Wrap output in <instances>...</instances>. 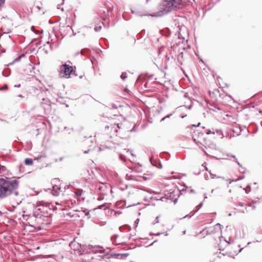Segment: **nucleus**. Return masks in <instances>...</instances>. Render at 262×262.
Instances as JSON below:
<instances>
[{
	"instance_id": "9d476101",
	"label": "nucleus",
	"mask_w": 262,
	"mask_h": 262,
	"mask_svg": "<svg viewBox=\"0 0 262 262\" xmlns=\"http://www.w3.org/2000/svg\"><path fill=\"white\" fill-rule=\"evenodd\" d=\"M128 253H113L111 254V255L113 257L119 258V259H125L128 255Z\"/></svg>"
},
{
	"instance_id": "cd10ccee",
	"label": "nucleus",
	"mask_w": 262,
	"mask_h": 262,
	"mask_svg": "<svg viewBox=\"0 0 262 262\" xmlns=\"http://www.w3.org/2000/svg\"><path fill=\"white\" fill-rule=\"evenodd\" d=\"M101 26H96L94 28V30L96 32H99L101 30Z\"/></svg>"
},
{
	"instance_id": "4be33fe9",
	"label": "nucleus",
	"mask_w": 262,
	"mask_h": 262,
	"mask_svg": "<svg viewBox=\"0 0 262 262\" xmlns=\"http://www.w3.org/2000/svg\"><path fill=\"white\" fill-rule=\"evenodd\" d=\"M119 159L120 160L123 161H124L125 162L126 161V159L125 156L123 155V154H120L119 156Z\"/></svg>"
},
{
	"instance_id": "58836bf2",
	"label": "nucleus",
	"mask_w": 262,
	"mask_h": 262,
	"mask_svg": "<svg viewBox=\"0 0 262 262\" xmlns=\"http://www.w3.org/2000/svg\"><path fill=\"white\" fill-rule=\"evenodd\" d=\"M105 205V204L99 205L97 208L95 209H102V208Z\"/></svg>"
},
{
	"instance_id": "774afa93",
	"label": "nucleus",
	"mask_w": 262,
	"mask_h": 262,
	"mask_svg": "<svg viewBox=\"0 0 262 262\" xmlns=\"http://www.w3.org/2000/svg\"><path fill=\"white\" fill-rule=\"evenodd\" d=\"M37 210L39 211L40 212H43V210H42L41 208H38L37 209Z\"/></svg>"
},
{
	"instance_id": "72a5a7b5",
	"label": "nucleus",
	"mask_w": 262,
	"mask_h": 262,
	"mask_svg": "<svg viewBox=\"0 0 262 262\" xmlns=\"http://www.w3.org/2000/svg\"><path fill=\"white\" fill-rule=\"evenodd\" d=\"M111 126V127H112V128H115V126H116L118 128H120V126H119V124H112Z\"/></svg>"
},
{
	"instance_id": "7ed1b4c3",
	"label": "nucleus",
	"mask_w": 262,
	"mask_h": 262,
	"mask_svg": "<svg viewBox=\"0 0 262 262\" xmlns=\"http://www.w3.org/2000/svg\"><path fill=\"white\" fill-rule=\"evenodd\" d=\"M60 75L61 77L69 78L72 73L74 72L73 67L66 63L60 66Z\"/></svg>"
},
{
	"instance_id": "2eb2a0df",
	"label": "nucleus",
	"mask_w": 262,
	"mask_h": 262,
	"mask_svg": "<svg viewBox=\"0 0 262 262\" xmlns=\"http://www.w3.org/2000/svg\"><path fill=\"white\" fill-rule=\"evenodd\" d=\"M177 58H178V61L180 63H181V64H182V62L184 61L183 52H181L180 53V54L178 55Z\"/></svg>"
},
{
	"instance_id": "c9c22d12",
	"label": "nucleus",
	"mask_w": 262,
	"mask_h": 262,
	"mask_svg": "<svg viewBox=\"0 0 262 262\" xmlns=\"http://www.w3.org/2000/svg\"><path fill=\"white\" fill-rule=\"evenodd\" d=\"M168 200V198H167V195H166L161 198V200L162 201H164L165 200Z\"/></svg>"
},
{
	"instance_id": "bf43d9fd",
	"label": "nucleus",
	"mask_w": 262,
	"mask_h": 262,
	"mask_svg": "<svg viewBox=\"0 0 262 262\" xmlns=\"http://www.w3.org/2000/svg\"><path fill=\"white\" fill-rule=\"evenodd\" d=\"M204 200H205L206 199H207V195H206V193H205L204 194Z\"/></svg>"
},
{
	"instance_id": "473e14b6",
	"label": "nucleus",
	"mask_w": 262,
	"mask_h": 262,
	"mask_svg": "<svg viewBox=\"0 0 262 262\" xmlns=\"http://www.w3.org/2000/svg\"><path fill=\"white\" fill-rule=\"evenodd\" d=\"M159 216H157L155 220H154V221L153 222V224H157L158 223H159Z\"/></svg>"
},
{
	"instance_id": "4468645a",
	"label": "nucleus",
	"mask_w": 262,
	"mask_h": 262,
	"mask_svg": "<svg viewBox=\"0 0 262 262\" xmlns=\"http://www.w3.org/2000/svg\"><path fill=\"white\" fill-rule=\"evenodd\" d=\"M24 163L26 165H32L33 163V161L31 158H26L24 160Z\"/></svg>"
},
{
	"instance_id": "603ef678",
	"label": "nucleus",
	"mask_w": 262,
	"mask_h": 262,
	"mask_svg": "<svg viewBox=\"0 0 262 262\" xmlns=\"http://www.w3.org/2000/svg\"><path fill=\"white\" fill-rule=\"evenodd\" d=\"M200 124H201V123H200V122H199V123H198V124H197V125H192V128L193 127H197V126H199Z\"/></svg>"
},
{
	"instance_id": "6e6552de",
	"label": "nucleus",
	"mask_w": 262,
	"mask_h": 262,
	"mask_svg": "<svg viewBox=\"0 0 262 262\" xmlns=\"http://www.w3.org/2000/svg\"><path fill=\"white\" fill-rule=\"evenodd\" d=\"M149 161L153 166H155L159 169L162 168V164L161 162L159 160L154 159L153 156L150 157Z\"/></svg>"
},
{
	"instance_id": "ddd939ff",
	"label": "nucleus",
	"mask_w": 262,
	"mask_h": 262,
	"mask_svg": "<svg viewBox=\"0 0 262 262\" xmlns=\"http://www.w3.org/2000/svg\"><path fill=\"white\" fill-rule=\"evenodd\" d=\"M160 156L162 158H165L166 160H168L170 157V154L168 152H162L160 153Z\"/></svg>"
},
{
	"instance_id": "a18cd8bd",
	"label": "nucleus",
	"mask_w": 262,
	"mask_h": 262,
	"mask_svg": "<svg viewBox=\"0 0 262 262\" xmlns=\"http://www.w3.org/2000/svg\"><path fill=\"white\" fill-rule=\"evenodd\" d=\"M178 198L179 197L178 196V198H176L173 199V201L174 204H176L177 203V202L178 201Z\"/></svg>"
},
{
	"instance_id": "f257e3e1",
	"label": "nucleus",
	"mask_w": 262,
	"mask_h": 262,
	"mask_svg": "<svg viewBox=\"0 0 262 262\" xmlns=\"http://www.w3.org/2000/svg\"><path fill=\"white\" fill-rule=\"evenodd\" d=\"M20 177L17 179L11 180V178L5 177L0 178V198L4 199L10 195L17 196L19 194L17 189L19 186V181Z\"/></svg>"
},
{
	"instance_id": "423d86ee",
	"label": "nucleus",
	"mask_w": 262,
	"mask_h": 262,
	"mask_svg": "<svg viewBox=\"0 0 262 262\" xmlns=\"http://www.w3.org/2000/svg\"><path fill=\"white\" fill-rule=\"evenodd\" d=\"M58 182H60L59 178H55L51 181V183L53 185L52 194L54 196H58L59 194L61 189L60 187L57 185Z\"/></svg>"
},
{
	"instance_id": "09e8293b",
	"label": "nucleus",
	"mask_w": 262,
	"mask_h": 262,
	"mask_svg": "<svg viewBox=\"0 0 262 262\" xmlns=\"http://www.w3.org/2000/svg\"><path fill=\"white\" fill-rule=\"evenodd\" d=\"M184 97L185 98H189V99H190V98L189 97V95H188V93L187 92H186L185 94H184Z\"/></svg>"
},
{
	"instance_id": "dca6fc26",
	"label": "nucleus",
	"mask_w": 262,
	"mask_h": 262,
	"mask_svg": "<svg viewBox=\"0 0 262 262\" xmlns=\"http://www.w3.org/2000/svg\"><path fill=\"white\" fill-rule=\"evenodd\" d=\"M131 229L130 226L128 225H125L119 227L120 231H122L123 230H130Z\"/></svg>"
},
{
	"instance_id": "c03bdc74",
	"label": "nucleus",
	"mask_w": 262,
	"mask_h": 262,
	"mask_svg": "<svg viewBox=\"0 0 262 262\" xmlns=\"http://www.w3.org/2000/svg\"><path fill=\"white\" fill-rule=\"evenodd\" d=\"M172 115V113H171L170 114H168L167 115H166V116H165L164 118L166 119L167 118H169Z\"/></svg>"
},
{
	"instance_id": "680f3d73",
	"label": "nucleus",
	"mask_w": 262,
	"mask_h": 262,
	"mask_svg": "<svg viewBox=\"0 0 262 262\" xmlns=\"http://www.w3.org/2000/svg\"><path fill=\"white\" fill-rule=\"evenodd\" d=\"M200 172H201V171H199L198 172H194V174L195 175H199L200 173Z\"/></svg>"
},
{
	"instance_id": "6ab92c4d",
	"label": "nucleus",
	"mask_w": 262,
	"mask_h": 262,
	"mask_svg": "<svg viewBox=\"0 0 262 262\" xmlns=\"http://www.w3.org/2000/svg\"><path fill=\"white\" fill-rule=\"evenodd\" d=\"M83 192V190L82 189H78L75 192V194L77 197L80 196Z\"/></svg>"
},
{
	"instance_id": "a878e982",
	"label": "nucleus",
	"mask_w": 262,
	"mask_h": 262,
	"mask_svg": "<svg viewBox=\"0 0 262 262\" xmlns=\"http://www.w3.org/2000/svg\"><path fill=\"white\" fill-rule=\"evenodd\" d=\"M251 190V187L250 186V185H248L246 187V188H245V192L246 193H248L249 192H250Z\"/></svg>"
},
{
	"instance_id": "a19ab883",
	"label": "nucleus",
	"mask_w": 262,
	"mask_h": 262,
	"mask_svg": "<svg viewBox=\"0 0 262 262\" xmlns=\"http://www.w3.org/2000/svg\"><path fill=\"white\" fill-rule=\"evenodd\" d=\"M67 28H69L70 29H71L72 30V32H73V35L75 36V35H76V33H75V32H74V30L72 29V27H71V26H69V25H68V26H67Z\"/></svg>"
},
{
	"instance_id": "f8f14e48",
	"label": "nucleus",
	"mask_w": 262,
	"mask_h": 262,
	"mask_svg": "<svg viewBox=\"0 0 262 262\" xmlns=\"http://www.w3.org/2000/svg\"><path fill=\"white\" fill-rule=\"evenodd\" d=\"M11 73V70L10 69L6 68L2 72V74L4 77H8Z\"/></svg>"
},
{
	"instance_id": "ea45409f",
	"label": "nucleus",
	"mask_w": 262,
	"mask_h": 262,
	"mask_svg": "<svg viewBox=\"0 0 262 262\" xmlns=\"http://www.w3.org/2000/svg\"><path fill=\"white\" fill-rule=\"evenodd\" d=\"M206 134L207 135H209V134H214V132H212L210 129H207L206 130Z\"/></svg>"
},
{
	"instance_id": "13d9d810",
	"label": "nucleus",
	"mask_w": 262,
	"mask_h": 262,
	"mask_svg": "<svg viewBox=\"0 0 262 262\" xmlns=\"http://www.w3.org/2000/svg\"><path fill=\"white\" fill-rule=\"evenodd\" d=\"M165 58H166V61H169L170 59L169 57H168L167 55L166 56Z\"/></svg>"
},
{
	"instance_id": "49530a36",
	"label": "nucleus",
	"mask_w": 262,
	"mask_h": 262,
	"mask_svg": "<svg viewBox=\"0 0 262 262\" xmlns=\"http://www.w3.org/2000/svg\"><path fill=\"white\" fill-rule=\"evenodd\" d=\"M112 106L114 109H117L118 108L117 105L113 103L112 104Z\"/></svg>"
},
{
	"instance_id": "e2e57ef3",
	"label": "nucleus",
	"mask_w": 262,
	"mask_h": 262,
	"mask_svg": "<svg viewBox=\"0 0 262 262\" xmlns=\"http://www.w3.org/2000/svg\"><path fill=\"white\" fill-rule=\"evenodd\" d=\"M14 86L16 87V88H19L20 86V84H16L14 85Z\"/></svg>"
},
{
	"instance_id": "9b49d317",
	"label": "nucleus",
	"mask_w": 262,
	"mask_h": 262,
	"mask_svg": "<svg viewBox=\"0 0 262 262\" xmlns=\"http://www.w3.org/2000/svg\"><path fill=\"white\" fill-rule=\"evenodd\" d=\"M161 34L166 37H169L171 34V31L168 28H165L160 31Z\"/></svg>"
},
{
	"instance_id": "f03ea898",
	"label": "nucleus",
	"mask_w": 262,
	"mask_h": 262,
	"mask_svg": "<svg viewBox=\"0 0 262 262\" xmlns=\"http://www.w3.org/2000/svg\"><path fill=\"white\" fill-rule=\"evenodd\" d=\"M187 0H162L161 7L162 10L152 15V17H161L170 12L182 8Z\"/></svg>"
},
{
	"instance_id": "5fc2aeb1",
	"label": "nucleus",
	"mask_w": 262,
	"mask_h": 262,
	"mask_svg": "<svg viewBox=\"0 0 262 262\" xmlns=\"http://www.w3.org/2000/svg\"><path fill=\"white\" fill-rule=\"evenodd\" d=\"M90 151V149H88V150H84L83 151V153L84 154H88Z\"/></svg>"
},
{
	"instance_id": "f704fd0d",
	"label": "nucleus",
	"mask_w": 262,
	"mask_h": 262,
	"mask_svg": "<svg viewBox=\"0 0 262 262\" xmlns=\"http://www.w3.org/2000/svg\"><path fill=\"white\" fill-rule=\"evenodd\" d=\"M162 234V233H160V232H158L157 233H150L149 235L150 236H151V235L159 236V235H161Z\"/></svg>"
},
{
	"instance_id": "37998d69",
	"label": "nucleus",
	"mask_w": 262,
	"mask_h": 262,
	"mask_svg": "<svg viewBox=\"0 0 262 262\" xmlns=\"http://www.w3.org/2000/svg\"><path fill=\"white\" fill-rule=\"evenodd\" d=\"M85 215L86 216H88V219H90V217H91V216H90V215L89 211H86V212H85Z\"/></svg>"
},
{
	"instance_id": "20e7f679",
	"label": "nucleus",
	"mask_w": 262,
	"mask_h": 262,
	"mask_svg": "<svg viewBox=\"0 0 262 262\" xmlns=\"http://www.w3.org/2000/svg\"><path fill=\"white\" fill-rule=\"evenodd\" d=\"M25 216H30L31 218L35 219V221L37 224H42L43 223L42 222L45 221V219L47 218V216H45L39 213H38L37 211H33L32 215L31 216V214L29 215H24L23 217L25 218Z\"/></svg>"
},
{
	"instance_id": "0e129e2a",
	"label": "nucleus",
	"mask_w": 262,
	"mask_h": 262,
	"mask_svg": "<svg viewBox=\"0 0 262 262\" xmlns=\"http://www.w3.org/2000/svg\"><path fill=\"white\" fill-rule=\"evenodd\" d=\"M186 116V115H182V114L180 115V117H181L182 118H185Z\"/></svg>"
},
{
	"instance_id": "393cba45",
	"label": "nucleus",
	"mask_w": 262,
	"mask_h": 262,
	"mask_svg": "<svg viewBox=\"0 0 262 262\" xmlns=\"http://www.w3.org/2000/svg\"><path fill=\"white\" fill-rule=\"evenodd\" d=\"M8 89L7 84H5L0 88V91L7 90Z\"/></svg>"
},
{
	"instance_id": "052dcab7",
	"label": "nucleus",
	"mask_w": 262,
	"mask_h": 262,
	"mask_svg": "<svg viewBox=\"0 0 262 262\" xmlns=\"http://www.w3.org/2000/svg\"><path fill=\"white\" fill-rule=\"evenodd\" d=\"M200 172H201V171H199L198 172H194V174L195 175H199L200 173Z\"/></svg>"
},
{
	"instance_id": "4d7b16f0",
	"label": "nucleus",
	"mask_w": 262,
	"mask_h": 262,
	"mask_svg": "<svg viewBox=\"0 0 262 262\" xmlns=\"http://www.w3.org/2000/svg\"><path fill=\"white\" fill-rule=\"evenodd\" d=\"M42 206V203L40 202H39L37 206L35 207V208H36L37 207H39V206Z\"/></svg>"
},
{
	"instance_id": "338daca9",
	"label": "nucleus",
	"mask_w": 262,
	"mask_h": 262,
	"mask_svg": "<svg viewBox=\"0 0 262 262\" xmlns=\"http://www.w3.org/2000/svg\"><path fill=\"white\" fill-rule=\"evenodd\" d=\"M98 189L100 190H104L103 187H99Z\"/></svg>"
},
{
	"instance_id": "7c9ffc66",
	"label": "nucleus",
	"mask_w": 262,
	"mask_h": 262,
	"mask_svg": "<svg viewBox=\"0 0 262 262\" xmlns=\"http://www.w3.org/2000/svg\"><path fill=\"white\" fill-rule=\"evenodd\" d=\"M209 172L210 173V175H211L212 177V178L213 179L215 177H216V178H222L223 179H224V177H217L215 174H212L211 173L210 171H209Z\"/></svg>"
},
{
	"instance_id": "c756f323",
	"label": "nucleus",
	"mask_w": 262,
	"mask_h": 262,
	"mask_svg": "<svg viewBox=\"0 0 262 262\" xmlns=\"http://www.w3.org/2000/svg\"><path fill=\"white\" fill-rule=\"evenodd\" d=\"M122 202H117L116 203V206L118 208H122L123 207V205L122 204Z\"/></svg>"
},
{
	"instance_id": "2f4dec72",
	"label": "nucleus",
	"mask_w": 262,
	"mask_h": 262,
	"mask_svg": "<svg viewBox=\"0 0 262 262\" xmlns=\"http://www.w3.org/2000/svg\"><path fill=\"white\" fill-rule=\"evenodd\" d=\"M217 227H219L220 228V229L221 230V232H222V226L220 224V223H217L215 225V227L214 228L213 230H214Z\"/></svg>"
},
{
	"instance_id": "aec40b11",
	"label": "nucleus",
	"mask_w": 262,
	"mask_h": 262,
	"mask_svg": "<svg viewBox=\"0 0 262 262\" xmlns=\"http://www.w3.org/2000/svg\"><path fill=\"white\" fill-rule=\"evenodd\" d=\"M127 74L126 72H122L120 76L121 79L124 81L127 78Z\"/></svg>"
},
{
	"instance_id": "c85d7f7f",
	"label": "nucleus",
	"mask_w": 262,
	"mask_h": 262,
	"mask_svg": "<svg viewBox=\"0 0 262 262\" xmlns=\"http://www.w3.org/2000/svg\"><path fill=\"white\" fill-rule=\"evenodd\" d=\"M5 0H0V11H1L2 7L5 4Z\"/></svg>"
},
{
	"instance_id": "412c9836",
	"label": "nucleus",
	"mask_w": 262,
	"mask_h": 262,
	"mask_svg": "<svg viewBox=\"0 0 262 262\" xmlns=\"http://www.w3.org/2000/svg\"><path fill=\"white\" fill-rule=\"evenodd\" d=\"M67 216L70 217H75L78 216V215L74 212H69L67 213Z\"/></svg>"
},
{
	"instance_id": "69168bd1",
	"label": "nucleus",
	"mask_w": 262,
	"mask_h": 262,
	"mask_svg": "<svg viewBox=\"0 0 262 262\" xmlns=\"http://www.w3.org/2000/svg\"><path fill=\"white\" fill-rule=\"evenodd\" d=\"M110 128V126L108 125H106L105 126V130H106L107 129H108Z\"/></svg>"
},
{
	"instance_id": "de8ad7c7",
	"label": "nucleus",
	"mask_w": 262,
	"mask_h": 262,
	"mask_svg": "<svg viewBox=\"0 0 262 262\" xmlns=\"http://www.w3.org/2000/svg\"><path fill=\"white\" fill-rule=\"evenodd\" d=\"M230 157H232V158H234V159L235 161L236 162H237V159H236V158L235 156H234V155H231V156H230Z\"/></svg>"
},
{
	"instance_id": "3c124183",
	"label": "nucleus",
	"mask_w": 262,
	"mask_h": 262,
	"mask_svg": "<svg viewBox=\"0 0 262 262\" xmlns=\"http://www.w3.org/2000/svg\"><path fill=\"white\" fill-rule=\"evenodd\" d=\"M139 219H137L136 220V221L135 222V224L137 225L138 223H139Z\"/></svg>"
},
{
	"instance_id": "6e6d98bb",
	"label": "nucleus",
	"mask_w": 262,
	"mask_h": 262,
	"mask_svg": "<svg viewBox=\"0 0 262 262\" xmlns=\"http://www.w3.org/2000/svg\"><path fill=\"white\" fill-rule=\"evenodd\" d=\"M135 131V126H134L132 129H131L129 132H133Z\"/></svg>"
},
{
	"instance_id": "864d4df0",
	"label": "nucleus",
	"mask_w": 262,
	"mask_h": 262,
	"mask_svg": "<svg viewBox=\"0 0 262 262\" xmlns=\"http://www.w3.org/2000/svg\"><path fill=\"white\" fill-rule=\"evenodd\" d=\"M195 192L194 190L192 189H190V190L189 191V193H195Z\"/></svg>"
},
{
	"instance_id": "39448f33",
	"label": "nucleus",
	"mask_w": 262,
	"mask_h": 262,
	"mask_svg": "<svg viewBox=\"0 0 262 262\" xmlns=\"http://www.w3.org/2000/svg\"><path fill=\"white\" fill-rule=\"evenodd\" d=\"M186 189H182L181 190L179 189H170L169 191H168L167 190L166 191L167 193L166 194V195H167L168 200H173L175 196L178 195V197H179L180 195H182L183 194V192H186Z\"/></svg>"
},
{
	"instance_id": "5701e85b",
	"label": "nucleus",
	"mask_w": 262,
	"mask_h": 262,
	"mask_svg": "<svg viewBox=\"0 0 262 262\" xmlns=\"http://www.w3.org/2000/svg\"><path fill=\"white\" fill-rule=\"evenodd\" d=\"M145 32V30H142L139 34H138L137 36L138 37V39H140L142 37V34H144Z\"/></svg>"
},
{
	"instance_id": "e433bc0d",
	"label": "nucleus",
	"mask_w": 262,
	"mask_h": 262,
	"mask_svg": "<svg viewBox=\"0 0 262 262\" xmlns=\"http://www.w3.org/2000/svg\"><path fill=\"white\" fill-rule=\"evenodd\" d=\"M206 163L204 162L203 164H202V166L204 167V170L209 171L208 169V168L206 166Z\"/></svg>"
},
{
	"instance_id": "4c0bfd02",
	"label": "nucleus",
	"mask_w": 262,
	"mask_h": 262,
	"mask_svg": "<svg viewBox=\"0 0 262 262\" xmlns=\"http://www.w3.org/2000/svg\"><path fill=\"white\" fill-rule=\"evenodd\" d=\"M213 233H214V230H212L211 231H209L208 230L206 231V235H210Z\"/></svg>"
},
{
	"instance_id": "bb28decb",
	"label": "nucleus",
	"mask_w": 262,
	"mask_h": 262,
	"mask_svg": "<svg viewBox=\"0 0 262 262\" xmlns=\"http://www.w3.org/2000/svg\"><path fill=\"white\" fill-rule=\"evenodd\" d=\"M31 30H32V31H33V32H35V33H36V34H41V33H43V30H41V31H40V32H39V31H38V32H35V30H34V26H32V27H31Z\"/></svg>"
},
{
	"instance_id": "f3484780",
	"label": "nucleus",
	"mask_w": 262,
	"mask_h": 262,
	"mask_svg": "<svg viewBox=\"0 0 262 262\" xmlns=\"http://www.w3.org/2000/svg\"><path fill=\"white\" fill-rule=\"evenodd\" d=\"M118 237V235L117 234H114L111 237V241H112L113 243L115 245H118L120 244H117L116 243V239L117 237Z\"/></svg>"
},
{
	"instance_id": "b1692460",
	"label": "nucleus",
	"mask_w": 262,
	"mask_h": 262,
	"mask_svg": "<svg viewBox=\"0 0 262 262\" xmlns=\"http://www.w3.org/2000/svg\"><path fill=\"white\" fill-rule=\"evenodd\" d=\"M64 130H67V131H68V134H71V132L73 130V128H69L68 127H67V126H65L64 127Z\"/></svg>"
},
{
	"instance_id": "79ce46f5",
	"label": "nucleus",
	"mask_w": 262,
	"mask_h": 262,
	"mask_svg": "<svg viewBox=\"0 0 262 262\" xmlns=\"http://www.w3.org/2000/svg\"><path fill=\"white\" fill-rule=\"evenodd\" d=\"M245 206V204L244 203L240 202L238 203L237 206L244 207Z\"/></svg>"
},
{
	"instance_id": "0eeeda50",
	"label": "nucleus",
	"mask_w": 262,
	"mask_h": 262,
	"mask_svg": "<svg viewBox=\"0 0 262 262\" xmlns=\"http://www.w3.org/2000/svg\"><path fill=\"white\" fill-rule=\"evenodd\" d=\"M89 249H88V246L84 245L81 244V247L80 249L78 250V252H77V253H78L80 255L82 256L85 253H87L89 252V250L91 249L90 247H92L91 245H89Z\"/></svg>"
},
{
	"instance_id": "8fccbe9b",
	"label": "nucleus",
	"mask_w": 262,
	"mask_h": 262,
	"mask_svg": "<svg viewBox=\"0 0 262 262\" xmlns=\"http://www.w3.org/2000/svg\"><path fill=\"white\" fill-rule=\"evenodd\" d=\"M183 106H184V107H187V108L188 109H189V110H190V109H191V108H192V105H189V106H187H187H185V105H184Z\"/></svg>"
},
{
	"instance_id": "1a4fd4ad",
	"label": "nucleus",
	"mask_w": 262,
	"mask_h": 262,
	"mask_svg": "<svg viewBox=\"0 0 262 262\" xmlns=\"http://www.w3.org/2000/svg\"><path fill=\"white\" fill-rule=\"evenodd\" d=\"M69 246L74 251L78 252V250L81 247V244L75 241H73L69 244Z\"/></svg>"
},
{
	"instance_id": "a211bd4d",
	"label": "nucleus",
	"mask_w": 262,
	"mask_h": 262,
	"mask_svg": "<svg viewBox=\"0 0 262 262\" xmlns=\"http://www.w3.org/2000/svg\"><path fill=\"white\" fill-rule=\"evenodd\" d=\"M203 205V202H201L197 206H196V208H197V209L194 211V212L192 214V215L190 216L189 217H191L192 215H193L196 212H197L202 207Z\"/></svg>"
}]
</instances>
